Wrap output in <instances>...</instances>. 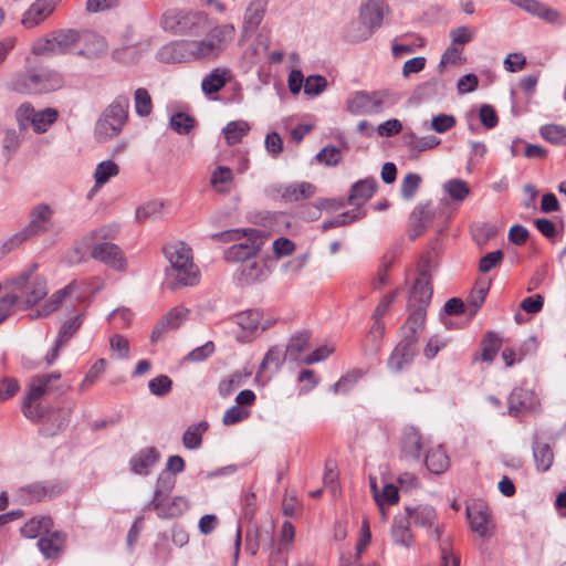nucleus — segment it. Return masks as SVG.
Segmentation results:
<instances>
[{
  "instance_id": "obj_8",
  "label": "nucleus",
  "mask_w": 566,
  "mask_h": 566,
  "mask_svg": "<svg viewBox=\"0 0 566 566\" xmlns=\"http://www.w3.org/2000/svg\"><path fill=\"white\" fill-rule=\"evenodd\" d=\"M59 113L55 108L48 107L42 111H35L34 107L24 103L15 112V118L21 129L29 125L38 134L45 133L57 119Z\"/></svg>"
},
{
  "instance_id": "obj_45",
  "label": "nucleus",
  "mask_w": 566,
  "mask_h": 566,
  "mask_svg": "<svg viewBox=\"0 0 566 566\" xmlns=\"http://www.w3.org/2000/svg\"><path fill=\"white\" fill-rule=\"evenodd\" d=\"M208 429L206 421L192 424L187 428L182 434V443L185 448L193 450L198 449L202 443V433Z\"/></svg>"
},
{
  "instance_id": "obj_13",
  "label": "nucleus",
  "mask_w": 566,
  "mask_h": 566,
  "mask_svg": "<svg viewBox=\"0 0 566 566\" xmlns=\"http://www.w3.org/2000/svg\"><path fill=\"white\" fill-rule=\"evenodd\" d=\"M190 310L185 306H176L168 311L161 319L155 325L150 340L159 342L165 333L177 331L188 319Z\"/></svg>"
},
{
  "instance_id": "obj_3",
  "label": "nucleus",
  "mask_w": 566,
  "mask_h": 566,
  "mask_svg": "<svg viewBox=\"0 0 566 566\" xmlns=\"http://www.w3.org/2000/svg\"><path fill=\"white\" fill-rule=\"evenodd\" d=\"M398 99L399 95L388 88L374 92L358 91L348 96L346 108L353 115L379 114L395 105Z\"/></svg>"
},
{
  "instance_id": "obj_18",
  "label": "nucleus",
  "mask_w": 566,
  "mask_h": 566,
  "mask_svg": "<svg viewBox=\"0 0 566 566\" xmlns=\"http://www.w3.org/2000/svg\"><path fill=\"white\" fill-rule=\"evenodd\" d=\"M60 1L61 0H36L24 12L22 24L27 29H32L39 25L51 15Z\"/></svg>"
},
{
  "instance_id": "obj_30",
  "label": "nucleus",
  "mask_w": 566,
  "mask_h": 566,
  "mask_svg": "<svg viewBox=\"0 0 566 566\" xmlns=\"http://www.w3.org/2000/svg\"><path fill=\"white\" fill-rule=\"evenodd\" d=\"M424 464L433 474H441L450 467V460L441 444L428 448L424 455Z\"/></svg>"
},
{
  "instance_id": "obj_47",
  "label": "nucleus",
  "mask_w": 566,
  "mask_h": 566,
  "mask_svg": "<svg viewBox=\"0 0 566 566\" xmlns=\"http://www.w3.org/2000/svg\"><path fill=\"white\" fill-rule=\"evenodd\" d=\"M176 484V479L169 473H163L159 475L156 489L154 492L153 501L150 503L151 506L161 505V500L166 499L167 495L171 492Z\"/></svg>"
},
{
  "instance_id": "obj_11",
  "label": "nucleus",
  "mask_w": 566,
  "mask_h": 566,
  "mask_svg": "<svg viewBox=\"0 0 566 566\" xmlns=\"http://www.w3.org/2000/svg\"><path fill=\"white\" fill-rule=\"evenodd\" d=\"M510 2L548 24L559 27L566 22L562 12L538 0H510Z\"/></svg>"
},
{
  "instance_id": "obj_4",
  "label": "nucleus",
  "mask_w": 566,
  "mask_h": 566,
  "mask_svg": "<svg viewBox=\"0 0 566 566\" xmlns=\"http://www.w3.org/2000/svg\"><path fill=\"white\" fill-rule=\"evenodd\" d=\"M234 35L235 28L233 24L227 23L213 27L201 40L191 41L195 61L217 60L232 42Z\"/></svg>"
},
{
  "instance_id": "obj_60",
  "label": "nucleus",
  "mask_w": 566,
  "mask_h": 566,
  "mask_svg": "<svg viewBox=\"0 0 566 566\" xmlns=\"http://www.w3.org/2000/svg\"><path fill=\"white\" fill-rule=\"evenodd\" d=\"M172 381L167 375H159L148 382L149 391L157 397H164L170 392Z\"/></svg>"
},
{
  "instance_id": "obj_24",
  "label": "nucleus",
  "mask_w": 566,
  "mask_h": 566,
  "mask_svg": "<svg viewBox=\"0 0 566 566\" xmlns=\"http://www.w3.org/2000/svg\"><path fill=\"white\" fill-rule=\"evenodd\" d=\"M75 289V283H71L65 287L56 291L52 294L50 300L41 305L40 307L33 310L30 313L32 318L45 317L55 312L62 304L66 303L71 300V295Z\"/></svg>"
},
{
  "instance_id": "obj_40",
  "label": "nucleus",
  "mask_w": 566,
  "mask_h": 566,
  "mask_svg": "<svg viewBox=\"0 0 566 566\" xmlns=\"http://www.w3.org/2000/svg\"><path fill=\"white\" fill-rule=\"evenodd\" d=\"M391 538L396 545L409 548L412 545V534L409 528V521L406 517H396L391 526Z\"/></svg>"
},
{
  "instance_id": "obj_53",
  "label": "nucleus",
  "mask_w": 566,
  "mask_h": 566,
  "mask_svg": "<svg viewBox=\"0 0 566 566\" xmlns=\"http://www.w3.org/2000/svg\"><path fill=\"white\" fill-rule=\"evenodd\" d=\"M502 346V339L496 333L490 332L482 340V359L491 363Z\"/></svg>"
},
{
  "instance_id": "obj_50",
  "label": "nucleus",
  "mask_w": 566,
  "mask_h": 566,
  "mask_svg": "<svg viewBox=\"0 0 566 566\" xmlns=\"http://www.w3.org/2000/svg\"><path fill=\"white\" fill-rule=\"evenodd\" d=\"M119 174L118 165L113 160H104L99 163L94 171L95 186L101 187L108 182L111 178Z\"/></svg>"
},
{
  "instance_id": "obj_22",
  "label": "nucleus",
  "mask_w": 566,
  "mask_h": 566,
  "mask_svg": "<svg viewBox=\"0 0 566 566\" xmlns=\"http://www.w3.org/2000/svg\"><path fill=\"white\" fill-rule=\"evenodd\" d=\"M415 345V337L402 338L388 358V368L392 371H400L409 365L416 354Z\"/></svg>"
},
{
  "instance_id": "obj_2",
  "label": "nucleus",
  "mask_w": 566,
  "mask_h": 566,
  "mask_svg": "<svg viewBox=\"0 0 566 566\" xmlns=\"http://www.w3.org/2000/svg\"><path fill=\"white\" fill-rule=\"evenodd\" d=\"M213 241L234 242L224 251V258L228 262L239 263L255 258L262 247L269 241L266 232L247 228L231 229L211 235Z\"/></svg>"
},
{
  "instance_id": "obj_51",
  "label": "nucleus",
  "mask_w": 566,
  "mask_h": 566,
  "mask_svg": "<svg viewBox=\"0 0 566 566\" xmlns=\"http://www.w3.org/2000/svg\"><path fill=\"white\" fill-rule=\"evenodd\" d=\"M443 190L454 201H463L470 193L469 185L462 179H451L443 184Z\"/></svg>"
},
{
  "instance_id": "obj_29",
  "label": "nucleus",
  "mask_w": 566,
  "mask_h": 566,
  "mask_svg": "<svg viewBox=\"0 0 566 566\" xmlns=\"http://www.w3.org/2000/svg\"><path fill=\"white\" fill-rule=\"evenodd\" d=\"M159 460L158 451L148 447L136 453L129 461L130 470L136 474H148L151 467Z\"/></svg>"
},
{
  "instance_id": "obj_33",
  "label": "nucleus",
  "mask_w": 566,
  "mask_h": 566,
  "mask_svg": "<svg viewBox=\"0 0 566 566\" xmlns=\"http://www.w3.org/2000/svg\"><path fill=\"white\" fill-rule=\"evenodd\" d=\"M377 182L374 178H366L357 181L350 190L348 201L353 206L360 207L365 205L375 193Z\"/></svg>"
},
{
  "instance_id": "obj_48",
  "label": "nucleus",
  "mask_w": 566,
  "mask_h": 566,
  "mask_svg": "<svg viewBox=\"0 0 566 566\" xmlns=\"http://www.w3.org/2000/svg\"><path fill=\"white\" fill-rule=\"evenodd\" d=\"M250 126L244 120L229 122L222 129L228 145H235L248 134Z\"/></svg>"
},
{
  "instance_id": "obj_57",
  "label": "nucleus",
  "mask_w": 566,
  "mask_h": 566,
  "mask_svg": "<svg viewBox=\"0 0 566 566\" xmlns=\"http://www.w3.org/2000/svg\"><path fill=\"white\" fill-rule=\"evenodd\" d=\"M134 104L137 115L145 117L153 111V103L149 93L145 88H137L134 93Z\"/></svg>"
},
{
  "instance_id": "obj_43",
  "label": "nucleus",
  "mask_w": 566,
  "mask_h": 566,
  "mask_svg": "<svg viewBox=\"0 0 566 566\" xmlns=\"http://www.w3.org/2000/svg\"><path fill=\"white\" fill-rule=\"evenodd\" d=\"M374 31L375 29L359 18L347 25L345 38L348 42L359 43L369 39Z\"/></svg>"
},
{
  "instance_id": "obj_6",
  "label": "nucleus",
  "mask_w": 566,
  "mask_h": 566,
  "mask_svg": "<svg viewBox=\"0 0 566 566\" xmlns=\"http://www.w3.org/2000/svg\"><path fill=\"white\" fill-rule=\"evenodd\" d=\"M129 101L126 96H117L103 112L95 125L97 140L105 142L117 136L127 119Z\"/></svg>"
},
{
  "instance_id": "obj_5",
  "label": "nucleus",
  "mask_w": 566,
  "mask_h": 566,
  "mask_svg": "<svg viewBox=\"0 0 566 566\" xmlns=\"http://www.w3.org/2000/svg\"><path fill=\"white\" fill-rule=\"evenodd\" d=\"M78 41L80 30L61 29L35 40L31 51L35 55L76 54Z\"/></svg>"
},
{
  "instance_id": "obj_35",
  "label": "nucleus",
  "mask_w": 566,
  "mask_h": 566,
  "mask_svg": "<svg viewBox=\"0 0 566 566\" xmlns=\"http://www.w3.org/2000/svg\"><path fill=\"white\" fill-rule=\"evenodd\" d=\"M189 507V502L185 496H174L168 500H161V505L153 506L161 518H171L181 515Z\"/></svg>"
},
{
  "instance_id": "obj_1",
  "label": "nucleus",
  "mask_w": 566,
  "mask_h": 566,
  "mask_svg": "<svg viewBox=\"0 0 566 566\" xmlns=\"http://www.w3.org/2000/svg\"><path fill=\"white\" fill-rule=\"evenodd\" d=\"M168 266L165 270V285L176 291L195 286L200 281V271L193 263L191 249L184 242H174L164 248Z\"/></svg>"
},
{
  "instance_id": "obj_32",
  "label": "nucleus",
  "mask_w": 566,
  "mask_h": 566,
  "mask_svg": "<svg viewBox=\"0 0 566 566\" xmlns=\"http://www.w3.org/2000/svg\"><path fill=\"white\" fill-rule=\"evenodd\" d=\"M315 193V187L310 182L291 184L277 188V195L287 202H294L312 197Z\"/></svg>"
},
{
  "instance_id": "obj_62",
  "label": "nucleus",
  "mask_w": 566,
  "mask_h": 566,
  "mask_svg": "<svg viewBox=\"0 0 566 566\" xmlns=\"http://www.w3.org/2000/svg\"><path fill=\"white\" fill-rule=\"evenodd\" d=\"M237 321L242 329L253 332L261 325V315L258 311H248L239 314Z\"/></svg>"
},
{
  "instance_id": "obj_16",
  "label": "nucleus",
  "mask_w": 566,
  "mask_h": 566,
  "mask_svg": "<svg viewBox=\"0 0 566 566\" xmlns=\"http://www.w3.org/2000/svg\"><path fill=\"white\" fill-rule=\"evenodd\" d=\"M106 52L107 43L103 36L91 31H80L77 55L86 59H98Z\"/></svg>"
},
{
  "instance_id": "obj_14",
  "label": "nucleus",
  "mask_w": 566,
  "mask_h": 566,
  "mask_svg": "<svg viewBox=\"0 0 566 566\" xmlns=\"http://www.w3.org/2000/svg\"><path fill=\"white\" fill-rule=\"evenodd\" d=\"M157 57L164 63L195 61L191 41L181 40L167 43L159 49Z\"/></svg>"
},
{
  "instance_id": "obj_56",
  "label": "nucleus",
  "mask_w": 566,
  "mask_h": 566,
  "mask_svg": "<svg viewBox=\"0 0 566 566\" xmlns=\"http://www.w3.org/2000/svg\"><path fill=\"white\" fill-rule=\"evenodd\" d=\"M475 35L474 30L467 25H461L450 30L449 38L450 43L460 49H464V45L473 40Z\"/></svg>"
},
{
  "instance_id": "obj_37",
  "label": "nucleus",
  "mask_w": 566,
  "mask_h": 566,
  "mask_svg": "<svg viewBox=\"0 0 566 566\" xmlns=\"http://www.w3.org/2000/svg\"><path fill=\"white\" fill-rule=\"evenodd\" d=\"M233 172L227 166H217L210 176V185L219 193L230 192L233 186Z\"/></svg>"
},
{
  "instance_id": "obj_28",
  "label": "nucleus",
  "mask_w": 566,
  "mask_h": 566,
  "mask_svg": "<svg viewBox=\"0 0 566 566\" xmlns=\"http://www.w3.org/2000/svg\"><path fill=\"white\" fill-rule=\"evenodd\" d=\"M231 78V71L226 67H214L201 81V90L206 95L221 91Z\"/></svg>"
},
{
  "instance_id": "obj_10",
  "label": "nucleus",
  "mask_w": 566,
  "mask_h": 566,
  "mask_svg": "<svg viewBox=\"0 0 566 566\" xmlns=\"http://www.w3.org/2000/svg\"><path fill=\"white\" fill-rule=\"evenodd\" d=\"M54 228V209L41 202L31 208L25 231L31 235H42Z\"/></svg>"
},
{
  "instance_id": "obj_52",
  "label": "nucleus",
  "mask_w": 566,
  "mask_h": 566,
  "mask_svg": "<svg viewBox=\"0 0 566 566\" xmlns=\"http://www.w3.org/2000/svg\"><path fill=\"white\" fill-rule=\"evenodd\" d=\"M363 376L364 371L360 369L349 370L331 387V390L336 395L348 392Z\"/></svg>"
},
{
  "instance_id": "obj_49",
  "label": "nucleus",
  "mask_w": 566,
  "mask_h": 566,
  "mask_svg": "<svg viewBox=\"0 0 566 566\" xmlns=\"http://www.w3.org/2000/svg\"><path fill=\"white\" fill-rule=\"evenodd\" d=\"M412 239L417 238L422 233L426 224L430 221V212L427 207L418 206L413 209L409 218Z\"/></svg>"
},
{
  "instance_id": "obj_9",
  "label": "nucleus",
  "mask_w": 566,
  "mask_h": 566,
  "mask_svg": "<svg viewBox=\"0 0 566 566\" xmlns=\"http://www.w3.org/2000/svg\"><path fill=\"white\" fill-rule=\"evenodd\" d=\"M206 22V15L200 12H166L161 19L165 30L179 34H193L201 30Z\"/></svg>"
},
{
  "instance_id": "obj_7",
  "label": "nucleus",
  "mask_w": 566,
  "mask_h": 566,
  "mask_svg": "<svg viewBox=\"0 0 566 566\" xmlns=\"http://www.w3.org/2000/svg\"><path fill=\"white\" fill-rule=\"evenodd\" d=\"M61 76L45 70L18 74L8 83V87L18 93L50 92L61 87Z\"/></svg>"
},
{
  "instance_id": "obj_19",
  "label": "nucleus",
  "mask_w": 566,
  "mask_h": 566,
  "mask_svg": "<svg viewBox=\"0 0 566 566\" xmlns=\"http://www.w3.org/2000/svg\"><path fill=\"white\" fill-rule=\"evenodd\" d=\"M388 11L385 0H361L359 18L376 30L382 24Z\"/></svg>"
},
{
  "instance_id": "obj_25",
  "label": "nucleus",
  "mask_w": 566,
  "mask_h": 566,
  "mask_svg": "<svg viewBox=\"0 0 566 566\" xmlns=\"http://www.w3.org/2000/svg\"><path fill=\"white\" fill-rule=\"evenodd\" d=\"M432 296V286L430 276L421 272L417 277L409 298V306H423L427 308Z\"/></svg>"
},
{
  "instance_id": "obj_61",
  "label": "nucleus",
  "mask_w": 566,
  "mask_h": 566,
  "mask_svg": "<svg viewBox=\"0 0 566 566\" xmlns=\"http://www.w3.org/2000/svg\"><path fill=\"white\" fill-rule=\"evenodd\" d=\"M421 177L418 174H407L401 180L400 192L401 196L409 200L413 198L419 189Z\"/></svg>"
},
{
  "instance_id": "obj_46",
  "label": "nucleus",
  "mask_w": 566,
  "mask_h": 566,
  "mask_svg": "<svg viewBox=\"0 0 566 566\" xmlns=\"http://www.w3.org/2000/svg\"><path fill=\"white\" fill-rule=\"evenodd\" d=\"M533 455L539 471L544 472L549 470L554 461V452L549 444L535 442L533 446Z\"/></svg>"
},
{
  "instance_id": "obj_34",
  "label": "nucleus",
  "mask_w": 566,
  "mask_h": 566,
  "mask_svg": "<svg viewBox=\"0 0 566 566\" xmlns=\"http://www.w3.org/2000/svg\"><path fill=\"white\" fill-rule=\"evenodd\" d=\"M411 312L403 325V338L415 337L417 343L419 334L422 332L426 322V308L423 306H410Z\"/></svg>"
},
{
  "instance_id": "obj_64",
  "label": "nucleus",
  "mask_w": 566,
  "mask_h": 566,
  "mask_svg": "<svg viewBox=\"0 0 566 566\" xmlns=\"http://www.w3.org/2000/svg\"><path fill=\"white\" fill-rule=\"evenodd\" d=\"M399 500L398 490L394 484H386L382 488V491L376 493V503L380 507L384 509V505H392L396 504Z\"/></svg>"
},
{
  "instance_id": "obj_39",
  "label": "nucleus",
  "mask_w": 566,
  "mask_h": 566,
  "mask_svg": "<svg viewBox=\"0 0 566 566\" xmlns=\"http://www.w3.org/2000/svg\"><path fill=\"white\" fill-rule=\"evenodd\" d=\"M65 542V535L61 532H52L40 537L38 546L46 558H55L60 554Z\"/></svg>"
},
{
  "instance_id": "obj_44",
  "label": "nucleus",
  "mask_w": 566,
  "mask_h": 566,
  "mask_svg": "<svg viewBox=\"0 0 566 566\" xmlns=\"http://www.w3.org/2000/svg\"><path fill=\"white\" fill-rule=\"evenodd\" d=\"M165 210V205L160 200H149L138 206L135 211V218L138 222H145L159 218Z\"/></svg>"
},
{
  "instance_id": "obj_55",
  "label": "nucleus",
  "mask_w": 566,
  "mask_h": 566,
  "mask_svg": "<svg viewBox=\"0 0 566 566\" xmlns=\"http://www.w3.org/2000/svg\"><path fill=\"white\" fill-rule=\"evenodd\" d=\"M541 136L557 145H566V127L556 124H548L541 127Z\"/></svg>"
},
{
  "instance_id": "obj_27",
  "label": "nucleus",
  "mask_w": 566,
  "mask_h": 566,
  "mask_svg": "<svg viewBox=\"0 0 566 566\" xmlns=\"http://www.w3.org/2000/svg\"><path fill=\"white\" fill-rule=\"evenodd\" d=\"M268 7V0H251L248 4L244 15L242 29L245 33L254 32L261 24Z\"/></svg>"
},
{
  "instance_id": "obj_38",
  "label": "nucleus",
  "mask_w": 566,
  "mask_h": 566,
  "mask_svg": "<svg viewBox=\"0 0 566 566\" xmlns=\"http://www.w3.org/2000/svg\"><path fill=\"white\" fill-rule=\"evenodd\" d=\"M251 377V371L247 369L237 370L222 379L219 384V394L221 397L227 398L230 397L237 389L244 386L249 378Z\"/></svg>"
},
{
  "instance_id": "obj_54",
  "label": "nucleus",
  "mask_w": 566,
  "mask_h": 566,
  "mask_svg": "<svg viewBox=\"0 0 566 566\" xmlns=\"http://www.w3.org/2000/svg\"><path fill=\"white\" fill-rule=\"evenodd\" d=\"M310 334L301 333L291 338L287 347H286V356H289L293 360H301V354L305 350L308 345Z\"/></svg>"
},
{
  "instance_id": "obj_21",
  "label": "nucleus",
  "mask_w": 566,
  "mask_h": 566,
  "mask_svg": "<svg viewBox=\"0 0 566 566\" xmlns=\"http://www.w3.org/2000/svg\"><path fill=\"white\" fill-rule=\"evenodd\" d=\"M428 447V441L420 431L412 427H406L401 437V451L405 455L419 460L423 450Z\"/></svg>"
},
{
  "instance_id": "obj_41",
  "label": "nucleus",
  "mask_w": 566,
  "mask_h": 566,
  "mask_svg": "<svg viewBox=\"0 0 566 566\" xmlns=\"http://www.w3.org/2000/svg\"><path fill=\"white\" fill-rule=\"evenodd\" d=\"M384 329L385 327L380 319H375V323L366 335L365 343L361 347L365 356H374L380 350V339L382 337Z\"/></svg>"
},
{
  "instance_id": "obj_59",
  "label": "nucleus",
  "mask_w": 566,
  "mask_h": 566,
  "mask_svg": "<svg viewBox=\"0 0 566 566\" xmlns=\"http://www.w3.org/2000/svg\"><path fill=\"white\" fill-rule=\"evenodd\" d=\"M106 361L101 358L94 363V365L90 368L84 379L78 386L80 391H86L91 386L95 384L98 377L103 374L105 369Z\"/></svg>"
},
{
  "instance_id": "obj_15",
  "label": "nucleus",
  "mask_w": 566,
  "mask_h": 566,
  "mask_svg": "<svg viewBox=\"0 0 566 566\" xmlns=\"http://www.w3.org/2000/svg\"><path fill=\"white\" fill-rule=\"evenodd\" d=\"M467 515L471 530L481 537L493 535L494 525L491 521V514L484 504H474L467 509Z\"/></svg>"
},
{
  "instance_id": "obj_63",
  "label": "nucleus",
  "mask_w": 566,
  "mask_h": 566,
  "mask_svg": "<svg viewBox=\"0 0 566 566\" xmlns=\"http://www.w3.org/2000/svg\"><path fill=\"white\" fill-rule=\"evenodd\" d=\"M170 127L178 134H188L193 127V118L185 113H177L170 118Z\"/></svg>"
},
{
  "instance_id": "obj_20",
  "label": "nucleus",
  "mask_w": 566,
  "mask_h": 566,
  "mask_svg": "<svg viewBox=\"0 0 566 566\" xmlns=\"http://www.w3.org/2000/svg\"><path fill=\"white\" fill-rule=\"evenodd\" d=\"M84 318V313L81 312L66 321L60 328L57 338L55 340L54 347L50 353L45 356V361L48 365H52L59 357V352L61 347L74 335V333L80 328Z\"/></svg>"
},
{
  "instance_id": "obj_12",
  "label": "nucleus",
  "mask_w": 566,
  "mask_h": 566,
  "mask_svg": "<svg viewBox=\"0 0 566 566\" xmlns=\"http://www.w3.org/2000/svg\"><path fill=\"white\" fill-rule=\"evenodd\" d=\"M38 400L39 399H30V395L27 394L22 403V411L28 419L31 421H56V429L66 427L70 421L71 409L53 411L45 416Z\"/></svg>"
},
{
  "instance_id": "obj_36",
  "label": "nucleus",
  "mask_w": 566,
  "mask_h": 566,
  "mask_svg": "<svg viewBox=\"0 0 566 566\" xmlns=\"http://www.w3.org/2000/svg\"><path fill=\"white\" fill-rule=\"evenodd\" d=\"M52 526L53 522L51 517L34 516L20 528V533L25 538L42 537L44 534H49Z\"/></svg>"
},
{
  "instance_id": "obj_23",
  "label": "nucleus",
  "mask_w": 566,
  "mask_h": 566,
  "mask_svg": "<svg viewBox=\"0 0 566 566\" xmlns=\"http://www.w3.org/2000/svg\"><path fill=\"white\" fill-rule=\"evenodd\" d=\"M537 406V397L528 389L515 388L509 397V412L512 416H517L525 410L536 409Z\"/></svg>"
},
{
  "instance_id": "obj_31",
  "label": "nucleus",
  "mask_w": 566,
  "mask_h": 566,
  "mask_svg": "<svg viewBox=\"0 0 566 566\" xmlns=\"http://www.w3.org/2000/svg\"><path fill=\"white\" fill-rule=\"evenodd\" d=\"M61 378V374L57 371L33 377L28 394L30 399H40L45 394L59 389L54 386V382Z\"/></svg>"
},
{
  "instance_id": "obj_42",
  "label": "nucleus",
  "mask_w": 566,
  "mask_h": 566,
  "mask_svg": "<svg viewBox=\"0 0 566 566\" xmlns=\"http://www.w3.org/2000/svg\"><path fill=\"white\" fill-rule=\"evenodd\" d=\"M408 517L413 524L430 527L436 520V512L433 507L429 505H417L415 507H406Z\"/></svg>"
},
{
  "instance_id": "obj_26",
  "label": "nucleus",
  "mask_w": 566,
  "mask_h": 566,
  "mask_svg": "<svg viewBox=\"0 0 566 566\" xmlns=\"http://www.w3.org/2000/svg\"><path fill=\"white\" fill-rule=\"evenodd\" d=\"M269 272L265 265L256 260H248L237 271V279L241 284H253L265 280Z\"/></svg>"
},
{
  "instance_id": "obj_17",
  "label": "nucleus",
  "mask_w": 566,
  "mask_h": 566,
  "mask_svg": "<svg viewBox=\"0 0 566 566\" xmlns=\"http://www.w3.org/2000/svg\"><path fill=\"white\" fill-rule=\"evenodd\" d=\"M91 256L114 270L124 271L126 269V260L122 250L113 243L96 244L91 251Z\"/></svg>"
},
{
  "instance_id": "obj_58",
  "label": "nucleus",
  "mask_w": 566,
  "mask_h": 566,
  "mask_svg": "<svg viewBox=\"0 0 566 566\" xmlns=\"http://www.w3.org/2000/svg\"><path fill=\"white\" fill-rule=\"evenodd\" d=\"M46 294V281L43 277H35L25 293V302L28 304H35Z\"/></svg>"
}]
</instances>
